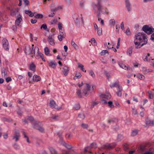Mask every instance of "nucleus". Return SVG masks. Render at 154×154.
I'll list each match as a JSON object with an SVG mask.
<instances>
[{
  "label": "nucleus",
  "instance_id": "1",
  "mask_svg": "<svg viewBox=\"0 0 154 154\" xmlns=\"http://www.w3.org/2000/svg\"><path fill=\"white\" fill-rule=\"evenodd\" d=\"M109 0H97L96 3H92V6L95 12H98L97 16H100L101 14L108 15L109 11L108 8L109 5Z\"/></svg>",
  "mask_w": 154,
  "mask_h": 154
},
{
  "label": "nucleus",
  "instance_id": "2",
  "mask_svg": "<svg viewBox=\"0 0 154 154\" xmlns=\"http://www.w3.org/2000/svg\"><path fill=\"white\" fill-rule=\"evenodd\" d=\"M134 38V42L136 48H140L147 43V39L143 33L139 32L136 34Z\"/></svg>",
  "mask_w": 154,
  "mask_h": 154
},
{
  "label": "nucleus",
  "instance_id": "3",
  "mask_svg": "<svg viewBox=\"0 0 154 154\" xmlns=\"http://www.w3.org/2000/svg\"><path fill=\"white\" fill-rule=\"evenodd\" d=\"M101 98H103L101 100V102L102 104H106L107 103L109 107L111 108H113L114 106L112 102V101L107 102L106 100H109L111 98V95L109 93H107L105 94H101L100 95Z\"/></svg>",
  "mask_w": 154,
  "mask_h": 154
},
{
  "label": "nucleus",
  "instance_id": "4",
  "mask_svg": "<svg viewBox=\"0 0 154 154\" xmlns=\"http://www.w3.org/2000/svg\"><path fill=\"white\" fill-rule=\"evenodd\" d=\"M143 30L146 33L150 34L154 32V28L151 25H144L142 28Z\"/></svg>",
  "mask_w": 154,
  "mask_h": 154
},
{
  "label": "nucleus",
  "instance_id": "5",
  "mask_svg": "<svg viewBox=\"0 0 154 154\" xmlns=\"http://www.w3.org/2000/svg\"><path fill=\"white\" fill-rule=\"evenodd\" d=\"M22 16L19 14L18 16L17 17V19L15 22V25L18 26L20 28L22 26Z\"/></svg>",
  "mask_w": 154,
  "mask_h": 154
},
{
  "label": "nucleus",
  "instance_id": "6",
  "mask_svg": "<svg viewBox=\"0 0 154 154\" xmlns=\"http://www.w3.org/2000/svg\"><path fill=\"white\" fill-rule=\"evenodd\" d=\"M2 45L3 48L5 50L8 51L9 49V42L5 38H3L2 40Z\"/></svg>",
  "mask_w": 154,
  "mask_h": 154
},
{
  "label": "nucleus",
  "instance_id": "7",
  "mask_svg": "<svg viewBox=\"0 0 154 154\" xmlns=\"http://www.w3.org/2000/svg\"><path fill=\"white\" fill-rule=\"evenodd\" d=\"M31 54H34L35 57L36 58H37V56L39 54V51L38 48L36 46H35L34 45H32L31 48Z\"/></svg>",
  "mask_w": 154,
  "mask_h": 154
},
{
  "label": "nucleus",
  "instance_id": "8",
  "mask_svg": "<svg viewBox=\"0 0 154 154\" xmlns=\"http://www.w3.org/2000/svg\"><path fill=\"white\" fill-rule=\"evenodd\" d=\"M115 145L114 143L112 144L106 143L105 145H103L101 148L104 149H109L113 148Z\"/></svg>",
  "mask_w": 154,
  "mask_h": 154
},
{
  "label": "nucleus",
  "instance_id": "9",
  "mask_svg": "<svg viewBox=\"0 0 154 154\" xmlns=\"http://www.w3.org/2000/svg\"><path fill=\"white\" fill-rule=\"evenodd\" d=\"M97 147V144L95 143H93L91 144L90 146H88L86 147L84 149V151L88 152H91V151L90 150V149L91 148L95 149Z\"/></svg>",
  "mask_w": 154,
  "mask_h": 154
},
{
  "label": "nucleus",
  "instance_id": "10",
  "mask_svg": "<svg viewBox=\"0 0 154 154\" xmlns=\"http://www.w3.org/2000/svg\"><path fill=\"white\" fill-rule=\"evenodd\" d=\"M143 59L144 61H147L150 63L151 62L152 60L153 59L151 58L150 55L149 53H148L146 55L144 56L143 57Z\"/></svg>",
  "mask_w": 154,
  "mask_h": 154
},
{
  "label": "nucleus",
  "instance_id": "11",
  "mask_svg": "<svg viewBox=\"0 0 154 154\" xmlns=\"http://www.w3.org/2000/svg\"><path fill=\"white\" fill-rule=\"evenodd\" d=\"M35 124L33 125V127L38 129L39 131L41 132H43L44 131V129L42 126H40L38 125V123L37 122H35Z\"/></svg>",
  "mask_w": 154,
  "mask_h": 154
},
{
  "label": "nucleus",
  "instance_id": "12",
  "mask_svg": "<svg viewBox=\"0 0 154 154\" xmlns=\"http://www.w3.org/2000/svg\"><path fill=\"white\" fill-rule=\"evenodd\" d=\"M125 5L127 11L129 12L131 10V7L130 1L128 0H125Z\"/></svg>",
  "mask_w": 154,
  "mask_h": 154
},
{
  "label": "nucleus",
  "instance_id": "13",
  "mask_svg": "<svg viewBox=\"0 0 154 154\" xmlns=\"http://www.w3.org/2000/svg\"><path fill=\"white\" fill-rule=\"evenodd\" d=\"M50 106L51 107L56 109L57 110L61 108V107H59L57 106L55 102L53 100H51L50 101Z\"/></svg>",
  "mask_w": 154,
  "mask_h": 154
},
{
  "label": "nucleus",
  "instance_id": "14",
  "mask_svg": "<svg viewBox=\"0 0 154 154\" xmlns=\"http://www.w3.org/2000/svg\"><path fill=\"white\" fill-rule=\"evenodd\" d=\"M53 36V35H50L48 38V41L50 44L51 45H55L54 39Z\"/></svg>",
  "mask_w": 154,
  "mask_h": 154
},
{
  "label": "nucleus",
  "instance_id": "15",
  "mask_svg": "<svg viewBox=\"0 0 154 154\" xmlns=\"http://www.w3.org/2000/svg\"><path fill=\"white\" fill-rule=\"evenodd\" d=\"M91 87L90 85L89 84H86V88L84 89L83 93L85 95H88V92L90 91Z\"/></svg>",
  "mask_w": 154,
  "mask_h": 154
},
{
  "label": "nucleus",
  "instance_id": "16",
  "mask_svg": "<svg viewBox=\"0 0 154 154\" xmlns=\"http://www.w3.org/2000/svg\"><path fill=\"white\" fill-rule=\"evenodd\" d=\"M25 52L27 55L32 54L31 48L29 46L26 47L25 48Z\"/></svg>",
  "mask_w": 154,
  "mask_h": 154
},
{
  "label": "nucleus",
  "instance_id": "17",
  "mask_svg": "<svg viewBox=\"0 0 154 154\" xmlns=\"http://www.w3.org/2000/svg\"><path fill=\"white\" fill-rule=\"evenodd\" d=\"M68 67L66 66H64L62 68V72L64 75L66 76L68 73L69 69Z\"/></svg>",
  "mask_w": 154,
  "mask_h": 154
},
{
  "label": "nucleus",
  "instance_id": "18",
  "mask_svg": "<svg viewBox=\"0 0 154 154\" xmlns=\"http://www.w3.org/2000/svg\"><path fill=\"white\" fill-rule=\"evenodd\" d=\"M117 95L119 97H121L122 95V88L120 86H118L117 89Z\"/></svg>",
  "mask_w": 154,
  "mask_h": 154
},
{
  "label": "nucleus",
  "instance_id": "19",
  "mask_svg": "<svg viewBox=\"0 0 154 154\" xmlns=\"http://www.w3.org/2000/svg\"><path fill=\"white\" fill-rule=\"evenodd\" d=\"M104 45L106 48L110 49L113 48V45L112 44H110L108 42V44L105 42L104 43Z\"/></svg>",
  "mask_w": 154,
  "mask_h": 154
},
{
  "label": "nucleus",
  "instance_id": "20",
  "mask_svg": "<svg viewBox=\"0 0 154 154\" xmlns=\"http://www.w3.org/2000/svg\"><path fill=\"white\" fill-rule=\"evenodd\" d=\"M41 78L38 75H34L33 76V80L34 81L38 82L41 80Z\"/></svg>",
  "mask_w": 154,
  "mask_h": 154
},
{
  "label": "nucleus",
  "instance_id": "21",
  "mask_svg": "<svg viewBox=\"0 0 154 154\" xmlns=\"http://www.w3.org/2000/svg\"><path fill=\"white\" fill-rule=\"evenodd\" d=\"M142 70L144 74H147L148 72H152V70L150 69H147L146 67H143L142 68Z\"/></svg>",
  "mask_w": 154,
  "mask_h": 154
},
{
  "label": "nucleus",
  "instance_id": "22",
  "mask_svg": "<svg viewBox=\"0 0 154 154\" xmlns=\"http://www.w3.org/2000/svg\"><path fill=\"white\" fill-rule=\"evenodd\" d=\"M146 123L148 126H153L154 125V121L149 119H147L146 120Z\"/></svg>",
  "mask_w": 154,
  "mask_h": 154
},
{
  "label": "nucleus",
  "instance_id": "23",
  "mask_svg": "<svg viewBox=\"0 0 154 154\" xmlns=\"http://www.w3.org/2000/svg\"><path fill=\"white\" fill-rule=\"evenodd\" d=\"M19 11V9L18 8H16L14 9H12L11 11V15L12 16H14L17 14Z\"/></svg>",
  "mask_w": 154,
  "mask_h": 154
},
{
  "label": "nucleus",
  "instance_id": "24",
  "mask_svg": "<svg viewBox=\"0 0 154 154\" xmlns=\"http://www.w3.org/2000/svg\"><path fill=\"white\" fill-rule=\"evenodd\" d=\"M29 69L33 72L35 71L36 66L33 63H32L29 66Z\"/></svg>",
  "mask_w": 154,
  "mask_h": 154
},
{
  "label": "nucleus",
  "instance_id": "25",
  "mask_svg": "<svg viewBox=\"0 0 154 154\" xmlns=\"http://www.w3.org/2000/svg\"><path fill=\"white\" fill-rule=\"evenodd\" d=\"M48 149L51 154H57V151L52 147H49Z\"/></svg>",
  "mask_w": 154,
  "mask_h": 154
},
{
  "label": "nucleus",
  "instance_id": "26",
  "mask_svg": "<svg viewBox=\"0 0 154 154\" xmlns=\"http://www.w3.org/2000/svg\"><path fill=\"white\" fill-rule=\"evenodd\" d=\"M48 64L50 67L53 68H55L57 65V63L54 61H53L49 62Z\"/></svg>",
  "mask_w": 154,
  "mask_h": 154
},
{
  "label": "nucleus",
  "instance_id": "27",
  "mask_svg": "<svg viewBox=\"0 0 154 154\" xmlns=\"http://www.w3.org/2000/svg\"><path fill=\"white\" fill-rule=\"evenodd\" d=\"M25 12L26 14H28L31 17H32L35 14V13H33L31 11L28 10H25Z\"/></svg>",
  "mask_w": 154,
  "mask_h": 154
},
{
  "label": "nucleus",
  "instance_id": "28",
  "mask_svg": "<svg viewBox=\"0 0 154 154\" xmlns=\"http://www.w3.org/2000/svg\"><path fill=\"white\" fill-rule=\"evenodd\" d=\"M20 137V135L19 132L16 133L15 135L13 137V139H15V140L16 141L18 140H19V138Z\"/></svg>",
  "mask_w": 154,
  "mask_h": 154
},
{
  "label": "nucleus",
  "instance_id": "29",
  "mask_svg": "<svg viewBox=\"0 0 154 154\" xmlns=\"http://www.w3.org/2000/svg\"><path fill=\"white\" fill-rule=\"evenodd\" d=\"M118 86H119V82H115L111 83L109 85L110 87L111 88H113L116 86H117L118 88Z\"/></svg>",
  "mask_w": 154,
  "mask_h": 154
},
{
  "label": "nucleus",
  "instance_id": "30",
  "mask_svg": "<svg viewBox=\"0 0 154 154\" xmlns=\"http://www.w3.org/2000/svg\"><path fill=\"white\" fill-rule=\"evenodd\" d=\"M118 64L121 68L125 70L128 69V67L127 66H126L123 63L119 62Z\"/></svg>",
  "mask_w": 154,
  "mask_h": 154
},
{
  "label": "nucleus",
  "instance_id": "31",
  "mask_svg": "<svg viewBox=\"0 0 154 154\" xmlns=\"http://www.w3.org/2000/svg\"><path fill=\"white\" fill-rule=\"evenodd\" d=\"M82 76L81 73L79 72H77L75 74V76L73 78L74 79L80 78Z\"/></svg>",
  "mask_w": 154,
  "mask_h": 154
},
{
  "label": "nucleus",
  "instance_id": "32",
  "mask_svg": "<svg viewBox=\"0 0 154 154\" xmlns=\"http://www.w3.org/2000/svg\"><path fill=\"white\" fill-rule=\"evenodd\" d=\"M78 67L80 68L82 70L83 72H85L86 70H85V68H84V66L82 64L79 63H78Z\"/></svg>",
  "mask_w": 154,
  "mask_h": 154
},
{
  "label": "nucleus",
  "instance_id": "33",
  "mask_svg": "<svg viewBox=\"0 0 154 154\" xmlns=\"http://www.w3.org/2000/svg\"><path fill=\"white\" fill-rule=\"evenodd\" d=\"M132 53V48H129L127 50V54L130 56H131Z\"/></svg>",
  "mask_w": 154,
  "mask_h": 154
},
{
  "label": "nucleus",
  "instance_id": "34",
  "mask_svg": "<svg viewBox=\"0 0 154 154\" xmlns=\"http://www.w3.org/2000/svg\"><path fill=\"white\" fill-rule=\"evenodd\" d=\"M40 28L41 29H43V30L47 31H48V30L47 29V26L46 24H44L42 25L41 26Z\"/></svg>",
  "mask_w": 154,
  "mask_h": 154
},
{
  "label": "nucleus",
  "instance_id": "35",
  "mask_svg": "<svg viewBox=\"0 0 154 154\" xmlns=\"http://www.w3.org/2000/svg\"><path fill=\"white\" fill-rule=\"evenodd\" d=\"M2 76L5 78H6L7 75V73L5 72V69H2Z\"/></svg>",
  "mask_w": 154,
  "mask_h": 154
},
{
  "label": "nucleus",
  "instance_id": "36",
  "mask_svg": "<svg viewBox=\"0 0 154 154\" xmlns=\"http://www.w3.org/2000/svg\"><path fill=\"white\" fill-rule=\"evenodd\" d=\"M137 77L141 80H143L145 79L144 76L140 74H138L136 75Z\"/></svg>",
  "mask_w": 154,
  "mask_h": 154
},
{
  "label": "nucleus",
  "instance_id": "37",
  "mask_svg": "<svg viewBox=\"0 0 154 154\" xmlns=\"http://www.w3.org/2000/svg\"><path fill=\"white\" fill-rule=\"evenodd\" d=\"M28 120L30 122H32V123L33 125V126L35 124V121H34V119L32 117V116H29V117L28 118Z\"/></svg>",
  "mask_w": 154,
  "mask_h": 154
},
{
  "label": "nucleus",
  "instance_id": "38",
  "mask_svg": "<svg viewBox=\"0 0 154 154\" xmlns=\"http://www.w3.org/2000/svg\"><path fill=\"white\" fill-rule=\"evenodd\" d=\"M63 145L65 147H66V148L68 149H70L72 148V146L71 145L69 144H67L65 143H63Z\"/></svg>",
  "mask_w": 154,
  "mask_h": 154
},
{
  "label": "nucleus",
  "instance_id": "39",
  "mask_svg": "<svg viewBox=\"0 0 154 154\" xmlns=\"http://www.w3.org/2000/svg\"><path fill=\"white\" fill-rule=\"evenodd\" d=\"M115 23V20L114 19H112L109 20V24L111 26H114Z\"/></svg>",
  "mask_w": 154,
  "mask_h": 154
},
{
  "label": "nucleus",
  "instance_id": "40",
  "mask_svg": "<svg viewBox=\"0 0 154 154\" xmlns=\"http://www.w3.org/2000/svg\"><path fill=\"white\" fill-rule=\"evenodd\" d=\"M44 51L45 54L46 55H49V50L48 47H46L45 48Z\"/></svg>",
  "mask_w": 154,
  "mask_h": 154
},
{
  "label": "nucleus",
  "instance_id": "41",
  "mask_svg": "<svg viewBox=\"0 0 154 154\" xmlns=\"http://www.w3.org/2000/svg\"><path fill=\"white\" fill-rule=\"evenodd\" d=\"M72 45L74 47V48L76 49H78V47L77 45L73 41H72L71 42Z\"/></svg>",
  "mask_w": 154,
  "mask_h": 154
},
{
  "label": "nucleus",
  "instance_id": "42",
  "mask_svg": "<svg viewBox=\"0 0 154 154\" xmlns=\"http://www.w3.org/2000/svg\"><path fill=\"white\" fill-rule=\"evenodd\" d=\"M79 117L82 119H85V116L84 113H81L79 114L78 115Z\"/></svg>",
  "mask_w": 154,
  "mask_h": 154
},
{
  "label": "nucleus",
  "instance_id": "43",
  "mask_svg": "<svg viewBox=\"0 0 154 154\" xmlns=\"http://www.w3.org/2000/svg\"><path fill=\"white\" fill-rule=\"evenodd\" d=\"M43 17V15L42 14H38L34 16L36 18H42Z\"/></svg>",
  "mask_w": 154,
  "mask_h": 154
},
{
  "label": "nucleus",
  "instance_id": "44",
  "mask_svg": "<svg viewBox=\"0 0 154 154\" xmlns=\"http://www.w3.org/2000/svg\"><path fill=\"white\" fill-rule=\"evenodd\" d=\"M85 3V1H81L80 2V6L82 8H83L84 7V5Z\"/></svg>",
  "mask_w": 154,
  "mask_h": 154
},
{
  "label": "nucleus",
  "instance_id": "45",
  "mask_svg": "<svg viewBox=\"0 0 154 154\" xmlns=\"http://www.w3.org/2000/svg\"><path fill=\"white\" fill-rule=\"evenodd\" d=\"M89 74L93 78H95V75L94 72L92 70H91L89 71Z\"/></svg>",
  "mask_w": 154,
  "mask_h": 154
},
{
  "label": "nucleus",
  "instance_id": "46",
  "mask_svg": "<svg viewBox=\"0 0 154 154\" xmlns=\"http://www.w3.org/2000/svg\"><path fill=\"white\" fill-rule=\"evenodd\" d=\"M81 126L84 129H87L88 128V125L87 124H85L84 123H82L81 125Z\"/></svg>",
  "mask_w": 154,
  "mask_h": 154
},
{
  "label": "nucleus",
  "instance_id": "47",
  "mask_svg": "<svg viewBox=\"0 0 154 154\" xmlns=\"http://www.w3.org/2000/svg\"><path fill=\"white\" fill-rule=\"evenodd\" d=\"M76 93L77 95L80 97H82V94L81 93V91L80 90L78 89L76 91Z\"/></svg>",
  "mask_w": 154,
  "mask_h": 154
},
{
  "label": "nucleus",
  "instance_id": "48",
  "mask_svg": "<svg viewBox=\"0 0 154 154\" xmlns=\"http://www.w3.org/2000/svg\"><path fill=\"white\" fill-rule=\"evenodd\" d=\"M65 36H63V35H62L59 34L58 35L57 38L60 41H61L62 40L63 38H64L65 37Z\"/></svg>",
  "mask_w": 154,
  "mask_h": 154
},
{
  "label": "nucleus",
  "instance_id": "49",
  "mask_svg": "<svg viewBox=\"0 0 154 154\" xmlns=\"http://www.w3.org/2000/svg\"><path fill=\"white\" fill-rule=\"evenodd\" d=\"M148 93L149 95V99H152L153 98V95L152 92L151 91H149Z\"/></svg>",
  "mask_w": 154,
  "mask_h": 154
},
{
  "label": "nucleus",
  "instance_id": "50",
  "mask_svg": "<svg viewBox=\"0 0 154 154\" xmlns=\"http://www.w3.org/2000/svg\"><path fill=\"white\" fill-rule=\"evenodd\" d=\"M90 42H91V43L94 45H96V42L94 38H92L91 39V41Z\"/></svg>",
  "mask_w": 154,
  "mask_h": 154
},
{
  "label": "nucleus",
  "instance_id": "51",
  "mask_svg": "<svg viewBox=\"0 0 154 154\" xmlns=\"http://www.w3.org/2000/svg\"><path fill=\"white\" fill-rule=\"evenodd\" d=\"M105 74L107 77L108 80L109 81L111 78V76L110 74L108 72H106L105 73Z\"/></svg>",
  "mask_w": 154,
  "mask_h": 154
},
{
  "label": "nucleus",
  "instance_id": "52",
  "mask_svg": "<svg viewBox=\"0 0 154 154\" xmlns=\"http://www.w3.org/2000/svg\"><path fill=\"white\" fill-rule=\"evenodd\" d=\"M73 136V135L71 133H69L68 134H66L65 135V137L66 138H70L72 137Z\"/></svg>",
  "mask_w": 154,
  "mask_h": 154
},
{
  "label": "nucleus",
  "instance_id": "53",
  "mask_svg": "<svg viewBox=\"0 0 154 154\" xmlns=\"http://www.w3.org/2000/svg\"><path fill=\"white\" fill-rule=\"evenodd\" d=\"M108 53V51L106 50H104L100 53L101 55H104Z\"/></svg>",
  "mask_w": 154,
  "mask_h": 154
},
{
  "label": "nucleus",
  "instance_id": "54",
  "mask_svg": "<svg viewBox=\"0 0 154 154\" xmlns=\"http://www.w3.org/2000/svg\"><path fill=\"white\" fill-rule=\"evenodd\" d=\"M97 30V34L99 35H101L102 34V29L101 28H99Z\"/></svg>",
  "mask_w": 154,
  "mask_h": 154
},
{
  "label": "nucleus",
  "instance_id": "55",
  "mask_svg": "<svg viewBox=\"0 0 154 154\" xmlns=\"http://www.w3.org/2000/svg\"><path fill=\"white\" fill-rule=\"evenodd\" d=\"M138 133V131L135 130L133 131L131 133V135L132 136H135Z\"/></svg>",
  "mask_w": 154,
  "mask_h": 154
},
{
  "label": "nucleus",
  "instance_id": "56",
  "mask_svg": "<svg viewBox=\"0 0 154 154\" xmlns=\"http://www.w3.org/2000/svg\"><path fill=\"white\" fill-rule=\"evenodd\" d=\"M23 135H24V137L26 138V141L28 143H29V138L26 135L25 132L24 131L23 132Z\"/></svg>",
  "mask_w": 154,
  "mask_h": 154
},
{
  "label": "nucleus",
  "instance_id": "57",
  "mask_svg": "<svg viewBox=\"0 0 154 154\" xmlns=\"http://www.w3.org/2000/svg\"><path fill=\"white\" fill-rule=\"evenodd\" d=\"M59 32L60 35H63V36H65V32L63 29H61V30H59Z\"/></svg>",
  "mask_w": 154,
  "mask_h": 154
},
{
  "label": "nucleus",
  "instance_id": "58",
  "mask_svg": "<svg viewBox=\"0 0 154 154\" xmlns=\"http://www.w3.org/2000/svg\"><path fill=\"white\" fill-rule=\"evenodd\" d=\"M62 8L61 6H59L56 8H52L51 9V11H56L58 10L59 9H61Z\"/></svg>",
  "mask_w": 154,
  "mask_h": 154
},
{
  "label": "nucleus",
  "instance_id": "59",
  "mask_svg": "<svg viewBox=\"0 0 154 154\" xmlns=\"http://www.w3.org/2000/svg\"><path fill=\"white\" fill-rule=\"evenodd\" d=\"M58 27L59 28V30L63 29L62 24L59 22L58 23Z\"/></svg>",
  "mask_w": 154,
  "mask_h": 154
},
{
  "label": "nucleus",
  "instance_id": "60",
  "mask_svg": "<svg viewBox=\"0 0 154 154\" xmlns=\"http://www.w3.org/2000/svg\"><path fill=\"white\" fill-rule=\"evenodd\" d=\"M123 136L122 135H119L118 136V140L119 141H120L123 138Z\"/></svg>",
  "mask_w": 154,
  "mask_h": 154
},
{
  "label": "nucleus",
  "instance_id": "61",
  "mask_svg": "<svg viewBox=\"0 0 154 154\" xmlns=\"http://www.w3.org/2000/svg\"><path fill=\"white\" fill-rule=\"evenodd\" d=\"M98 102H95V101H92L91 103V106L92 107H94L95 106L98 104Z\"/></svg>",
  "mask_w": 154,
  "mask_h": 154
},
{
  "label": "nucleus",
  "instance_id": "62",
  "mask_svg": "<svg viewBox=\"0 0 154 154\" xmlns=\"http://www.w3.org/2000/svg\"><path fill=\"white\" fill-rule=\"evenodd\" d=\"M74 108L76 110H78L80 108V106L79 104H75L74 106Z\"/></svg>",
  "mask_w": 154,
  "mask_h": 154
},
{
  "label": "nucleus",
  "instance_id": "63",
  "mask_svg": "<svg viewBox=\"0 0 154 154\" xmlns=\"http://www.w3.org/2000/svg\"><path fill=\"white\" fill-rule=\"evenodd\" d=\"M120 41V38H118V42H117V45L116 46V48L117 49L119 48V47Z\"/></svg>",
  "mask_w": 154,
  "mask_h": 154
},
{
  "label": "nucleus",
  "instance_id": "64",
  "mask_svg": "<svg viewBox=\"0 0 154 154\" xmlns=\"http://www.w3.org/2000/svg\"><path fill=\"white\" fill-rule=\"evenodd\" d=\"M125 32L126 34L128 35H130L131 34L130 30L129 28H128L127 29Z\"/></svg>",
  "mask_w": 154,
  "mask_h": 154
}]
</instances>
